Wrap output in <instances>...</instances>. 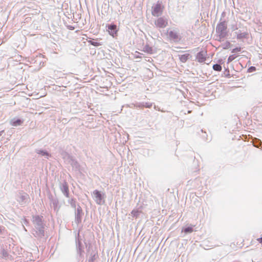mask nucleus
Wrapping results in <instances>:
<instances>
[{
  "instance_id": "obj_1",
  "label": "nucleus",
  "mask_w": 262,
  "mask_h": 262,
  "mask_svg": "<svg viewBox=\"0 0 262 262\" xmlns=\"http://www.w3.org/2000/svg\"><path fill=\"white\" fill-rule=\"evenodd\" d=\"M165 7L161 2H158L153 5L151 7V14L156 17L161 15L163 13Z\"/></svg>"
},
{
  "instance_id": "obj_2",
  "label": "nucleus",
  "mask_w": 262,
  "mask_h": 262,
  "mask_svg": "<svg viewBox=\"0 0 262 262\" xmlns=\"http://www.w3.org/2000/svg\"><path fill=\"white\" fill-rule=\"evenodd\" d=\"M227 25L225 21L219 23L216 28V32L220 38H224L227 35Z\"/></svg>"
},
{
  "instance_id": "obj_3",
  "label": "nucleus",
  "mask_w": 262,
  "mask_h": 262,
  "mask_svg": "<svg viewBox=\"0 0 262 262\" xmlns=\"http://www.w3.org/2000/svg\"><path fill=\"white\" fill-rule=\"evenodd\" d=\"M93 194L95 198V201L98 204H101L104 202L102 195L100 191L95 190L93 191Z\"/></svg>"
},
{
  "instance_id": "obj_4",
  "label": "nucleus",
  "mask_w": 262,
  "mask_h": 262,
  "mask_svg": "<svg viewBox=\"0 0 262 262\" xmlns=\"http://www.w3.org/2000/svg\"><path fill=\"white\" fill-rule=\"evenodd\" d=\"M167 21L163 17L158 18L155 21V25L159 28H165L167 25Z\"/></svg>"
},
{
  "instance_id": "obj_5",
  "label": "nucleus",
  "mask_w": 262,
  "mask_h": 262,
  "mask_svg": "<svg viewBox=\"0 0 262 262\" xmlns=\"http://www.w3.org/2000/svg\"><path fill=\"white\" fill-rule=\"evenodd\" d=\"M108 31L110 35L115 37L117 36L118 30L116 25H110L108 26Z\"/></svg>"
},
{
  "instance_id": "obj_6",
  "label": "nucleus",
  "mask_w": 262,
  "mask_h": 262,
  "mask_svg": "<svg viewBox=\"0 0 262 262\" xmlns=\"http://www.w3.org/2000/svg\"><path fill=\"white\" fill-rule=\"evenodd\" d=\"M206 52L201 51L197 54L196 59L199 62H204L206 59Z\"/></svg>"
},
{
  "instance_id": "obj_7",
  "label": "nucleus",
  "mask_w": 262,
  "mask_h": 262,
  "mask_svg": "<svg viewBox=\"0 0 262 262\" xmlns=\"http://www.w3.org/2000/svg\"><path fill=\"white\" fill-rule=\"evenodd\" d=\"M167 33L171 39L178 40L179 39V35L176 32L172 30H168Z\"/></svg>"
},
{
  "instance_id": "obj_8",
  "label": "nucleus",
  "mask_w": 262,
  "mask_h": 262,
  "mask_svg": "<svg viewBox=\"0 0 262 262\" xmlns=\"http://www.w3.org/2000/svg\"><path fill=\"white\" fill-rule=\"evenodd\" d=\"M190 57H191V55L189 53H185L180 56L179 58L182 62L185 63Z\"/></svg>"
},
{
  "instance_id": "obj_9",
  "label": "nucleus",
  "mask_w": 262,
  "mask_h": 262,
  "mask_svg": "<svg viewBox=\"0 0 262 262\" xmlns=\"http://www.w3.org/2000/svg\"><path fill=\"white\" fill-rule=\"evenodd\" d=\"M23 122V121L19 119H18L16 120H12L11 121V124L12 125V126H18V125H20Z\"/></svg>"
},
{
  "instance_id": "obj_10",
  "label": "nucleus",
  "mask_w": 262,
  "mask_h": 262,
  "mask_svg": "<svg viewBox=\"0 0 262 262\" xmlns=\"http://www.w3.org/2000/svg\"><path fill=\"white\" fill-rule=\"evenodd\" d=\"M88 42L90 43L91 45L95 46V47H98L102 45V43L97 41H94L92 40H88Z\"/></svg>"
},
{
  "instance_id": "obj_11",
  "label": "nucleus",
  "mask_w": 262,
  "mask_h": 262,
  "mask_svg": "<svg viewBox=\"0 0 262 262\" xmlns=\"http://www.w3.org/2000/svg\"><path fill=\"white\" fill-rule=\"evenodd\" d=\"M213 69L214 71L220 72V71H222V68L221 65H220L219 64H215L213 66Z\"/></svg>"
},
{
  "instance_id": "obj_12",
  "label": "nucleus",
  "mask_w": 262,
  "mask_h": 262,
  "mask_svg": "<svg viewBox=\"0 0 262 262\" xmlns=\"http://www.w3.org/2000/svg\"><path fill=\"white\" fill-rule=\"evenodd\" d=\"M193 231V228L192 227H188L184 229L185 233H191Z\"/></svg>"
},
{
  "instance_id": "obj_13",
  "label": "nucleus",
  "mask_w": 262,
  "mask_h": 262,
  "mask_svg": "<svg viewBox=\"0 0 262 262\" xmlns=\"http://www.w3.org/2000/svg\"><path fill=\"white\" fill-rule=\"evenodd\" d=\"M145 51H146L147 53H148L149 54H151L152 53V48H151L150 47H148V46L145 47Z\"/></svg>"
},
{
  "instance_id": "obj_14",
  "label": "nucleus",
  "mask_w": 262,
  "mask_h": 262,
  "mask_svg": "<svg viewBox=\"0 0 262 262\" xmlns=\"http://www.w3.org/2000/svg\"><path fill=\"white\" fill-rule=\"evenodd\" d=\"M241 50V47H237V48H235V49H233L232 52V53L238 52H240Z\"/></svg>"
},
{
  "instance_id": "obj_15",
  "label": "nucleus",
  "mask_w": 262,
  "mask_h": 262,
  "mask_svg": "<svg viewBox=\"0 0 262 262\" xmlns=\"http://www.w3.org/2000/svg\"><path fill=\"white\" fill-rule=\"evenodd\" d=\"M132 214L134 216H137L138 214V211L137 210H134L131 212Z\"/></svg>"
},
{
  "instance_id": "obj_16",
  "label": "nucleus",
  "mask_w": 262,
  "mask_h": 262,
  "mask_svg": "<svg viewBox=\"0 0 262 262\" xmlns=\"http://www.w3.org/2000/svg\"><path fill=\"white\" fill-rule=\"evenodd\" d=\"M38 154H41L43 156H49V154L46 151H42V150H39L38 152Z\"/></svg>"
},
{
  "instance_id": "obj_17",
  "label": "nucleus",
  "mask_w": 262,
  "mask_h": 262,
  "mask_svg": "<svg viewBox=\"0 0 262 262\" xmlns=\"http://www.w3.org/2000/svg\"><path fill=\"white\" fill-rule=\"evenodd\" d=\"M253 144H254V146H256V147H258V145L256 144V143H255V142H254Z\"/></svg>"
},
{
  "instance_id": "obj_18",
  "label": "nucleus",
  "mask_w": 262,
  "mask_h": 262,
  "mask_svg": "<svg viewBox=\"0 0 262 262\" xmlns=\"http://www.w3.org/2000/svg\"><path fill=\"white\" fill-rule=\"evenodd\" d=\"M66 191H68V187H66Z\"/></svg>"
},
{
  "instance_id": "obj_19",
  "label": "nucleus",
  "mask_w": 262,
  "mask_h": 262,
  "mask_svg": "<svg viewBox=\"0 0 262 262\" xmlns=\"http://www.w3.org/2000/svg\"><path fill=\"white\" fill-rule=\"evenodd\" d=\"M4 131H2L1 132H0V136H1V133L3 132Z\"/></svg>"
}]
</instances>
